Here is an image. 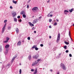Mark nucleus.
Instances as JSON below:
<instances>
[{"label":"nucleus","mask_w":74,"mask_h":74,"mask_svg":"<svg viewBox=\"0 0 74 74\" xmlns=\"http://www.w3.org/2000/svg\"><path fill=\"white\" fill-rule=\"evenodd\" d=\"M50 71H51V72H52V71H53V70H52V69H51L50 70Z\"/></svg>","instance_id":"nucleus-50"},{"label":"nucleus","mask_w":74,"mask_h":74,"mask_svg":"<svg viewBox=\"0 0 74 74\" xmlns=\"http://www.w3.org/2000/svg\"><path fill=\"white\" fill-rule=\"evenodd\" d=\"M21 73H22V70H21V69H20V70H19L20 74H21Z\"/></svg>","instance_id":"nucleus-24"},{"label":"nucleus","mask_w":74,"mask_h":74,"mask_svg":"<svg viewBox=\"0 0 74 74\" xmlns=\"http://www.w3.org/2000/svg\"><path fill=\"white\" fill-rule=\"evenodd\" d=\"M65 44H66V45H69V42H64Z\"/></svg>","instance_id":"nucleus-16"},{"label":"nucleus","mask_w":74,"mask_h":74,"mask_svg":"<svg viewBox=\"0 0 74 74\" xmlns=\"http://www.w3.org/2000/svg\"><path fill=\"white\" fill-rule=\"evenodd\" d=\"M61 66L62 67V68L63 70H66V66L65 65H64L63 64L61 63Z\"/></svg>","instance_id":"nucleus-1"},{"label":"nucleus","mask_w":74,"mask_h":74,"mask_svg":"<svg viewBox=\"0 0 74 74\" xmlns=\"http://www.w3.org/2000/svg\"><path fill=\"white\" fill-rule=\"evenodd\" d=\"M34 63V64L35 65H36V64H37V63H38V62H36V61Z\"/></svg>","instance_id":"nucleus-23"},{"label":"nucleus","mask_w":74,"mask_h":74,"mask_svg":"<svg viewBox=\"0 0 74 74\" xmlns=\"http://www.w3.org/2000/svg\"><path fill=\"white\" fill-rule=\"evenodd\" d=\"M50 2V0H49L48 1H47V3H49Z\"/></svg>","instance_id":"nucleus-53"},{"label":"nucleus","mask_w":74,"mask_h":74,"mask_svg":"<svg viewBox=\"0 0 74 74\" xmlns=\"http://www.w3.org/2000/svg\"><path fill=\"white\" fill-rule=\"evenodd\" d=\"M5 25L3 26V28H4V29H5Z\"/></svg>","instance_id":"nucleus-47"},{"label":"nucleus","mask_w":74,"mask_h":74,"mask_svg":"<svg viewBox=\"0 0 74 74\" xmlns=\"http://www.w3.org/2000/svg\"><path fill=\"white\" fill-rule=\"evenodd\" d=\"M27 8H29V6L28 5L27 6Z\"/></svg>","instance_id":"nucleus-43"},{"label":"nucleus","mask_w":74,"mask_h":74,"mask_svg":"<svg viewBox=\"0 0 74 74\" xmlns=\"http://www.w3.org/2000/svg\"><path fill=\"white\" fill-rule=\"evenodd\" d=\"M64 12H69V11L65 10H64Z\"/></svg>","instance_id":"nucleus-27"},{"label":"nucleus","mask_w":74,"mask_h":74,"mask_svg":"<svg viewBox=\"0 0 74 74\" xmlns=\"http://www.w3.org/2000/svg\"><path fill=\"white\" fill-rule=\"evenodd\" d=\"M19 22H22V20H21V19H20L19 20Z\"/></svg>","instance_id":"nucleus-49"},{"label":"nucleus","mask_w":74,"mask_h":74,"mask_svg":"<svg viewBox=\"0 0 74 74\" xmlns=\"http://www.w3.org/2000/svg\"><path fill=\"white\" fill-rule=\"evenodd\" d=\"M64 49H67V46H64Z\"/></svg>","instance_id":"nucleus-25"},{"label":"nucleus","mask_w":74,"mask_h":74,"mask_svg":"<svg viewBox=\"0 0 74 74\" xmlns=\"http://www.w3.org/2000/svg\"><path fill=\"white\" fill-rule=\"evenodd\" d=\"M49 28H52V27H51V26H49Z\"/></svg>","instance_id":"nucleus-52"},{"label":"nucleus","mask_w":74,"mask_h":74,"mask_svg":"<svg viewBox=\"0 0 74 74\" xmlns=\"http://www.w3.org/2000/svg\"><path fill=\"white\" fill-rule=\"evenodd\" d=\"M12 2L13 3H14L15 4H16L17 3L16 1H15L14 0L12 1Z\"/></svg>","instance_id":"nucleus-12"},{"label":"nucleus","mask_w":74,"mask_h":74,"mask_svg":"<svg viewBox=\"0 0 74 74\" xmlns=\"http://www.w3.org/2000/svg\"><path fill=\"white\" fill-rule=\"evenodd\" d=\"M40 46H41L42 47H43V46H44V45H43V44H41L40 45Z\"/></svg>","instance_id":"nucleus-36"},{"label":"nucleus","mask_w":74,"mask_h":74,"mask_svg":"<svg viewBox=\"0 0 74 74\" xmlns=\"http://www.w3.org/2000/svg\"><path fill=\"white\" fill-rule=\"evenodd\" d=\"M50 13H49L48 15L47 16H48V17H49V16H50Z\"/></svg>","instance_id":"nucleus-39"},{"label":"nucleus","mask_w":74,"mask_h":74,"mask_svg":"<svg viewBox=\"0 0 74 74\" xmlns=\"http://www.w3.org/2000/svg\"><path fill=\"white\" fill-rule=\"evenodd\" d=\"M7 22V20H5L4 21V23H5L6 22Z\"/></svg>","instance_id":"nucleus-38"},{"label":"nucleus","mask_w":74,"mask_h":74,"mask_svg":"<svg viewBox=\"0 0 74 74\" xmlns=\"http://www.w3.org/2000/svg\"><path fill=\"white\" fill-rule=\"evenodd\" d=\"M21 18V16H17V18H18V19H19V18Z\"/></svg>","instance_id":"nucleus-35"},{"label":"nucleus","mask_w":74,"mask_h":74,"mask_svg":"<svg viewBox=\"0 0 74 74\" xmlns=\"http://www.w3.org/2000/svg\"><path fill=\"white\" fill-rule=\"evenodd\" d=\"M33 58L34 59H38V55H35L33 57Z\"/></svg>","instance_id":"nucleus-6"},{"label":"nucleus","mask_w":74,"mask_h":74,"mask_svg":"<svg viewBox=\"0 0 74 74\" xmlns=\"http://www.w3.org/2000/svg\"><path fill=\"white\" fill-rule=\"evenodd\" d=\"M7 38L6 40H8H8H10V38H9L8 37H7V38Z\"/></svg>","instance_id":"nucleus-29"},{"label":"nucleus","mask_w":74,"mask_h":74,"mask_svg":"<svg viewBox=\"0 0 74 74\" xmlns=\"http://www.w3.org/2000/svg\"><path fill=\"white\" fill-rule=\"evenodd\" d=\"M9 47H10V45H7L5 47V48H9Z\"/></svg>","instance_id":"nucleus-9"},{"label":"nucleus","mask_w":74,"mask_h":74,"mask_svg":"<svg viewBox=\"0 0 74 74\" xmlns=\"http://www.w3.org/2000/svg\"><path fill=\"white\" fill-rule=\"evenodd\" d=\"M73 26H74V24H73Z\"/></svg>","instance_id":"nucleus-61"},{"label":"nucleus","mask_w":74,"mask_h":74,"mask_svg":"<svg viewBox=\"0 0 74 74\" xmlns=\"http://www.w3.org/2000/svg\"><path fill=\"white\" fill-rule=\"evenodd\" d=\"M64 12L65 14H67V12Z\"/></svg>","instance_id":"nucleus-57"},{"label":"nucleus","mask_w":74,"mask_h":74,"mask_svg":"<svg viewBox=\"0 0 74 74\" xmlns=\"http://www.w3.org/2000/svg\"><path fill=\"white\" fill-rule=\"evenodd\" d=\"M0 51L1 52V51Z\"/></svg>","instance_id":"nucleus-64"},{"label":"nucleus","mask_w":74,"mask_h":74,"mask_svg":"<svg viewBox=\"0 0 74 74\" xmlns=\"http://www.w3.org/2000/svg\"><path fill=\"white\" fill-rule=\"evenodd\" d=\"M31 56H29L28 57V59H29V60H30V59H31Z\"/></svg>","instance_id":"nucleus-20"},{"label":"nucleus","mask_w":74,"mask_h":74,"mask_svg":"<svg viewBox=\"0 0 74 74\" xmlns=\"http://www.w3.org/2000/svg\"><path fill=\"white\" fill-rule=\"evenodd\" d=\"M69 11L70 12H73V9H72L71 10H69Z\"/></svg>","instance_id":"nucleus-15"},{"label":"nucleus","mask_w":74,"mask_h":74,"mask_svg":"<svg viewBox=\"0 0 74 74\" xmlns=\"http://www.w3.org/2000/svg\"><path fill=\"white\" fill-rule=\"evenodd\" d=\"M30 0H29V1H29V2H30Z\"/></svg>","instance_id":"nucleus-60"},{"label":"nucleus","mask_w":74,"mask_h":74,"mask_svg":"<svg viewBox=\"0 0 74 74\" xmlns=\"http://www.w3.org/2000/svg\"><path fill=\"white\" fill-rule=\"evenodd\" d=\"M34 26V24H32L31 26Z\"/></svg>","instance_id":"nucleus-44"},{"label":"nucleus","mask_w":74,"mask_h":74,"mask_svg":"<svg viewBox=\"0 0 74 74\" xmlns=\"http://www.w3.org/2000/svg\"><path fill=\"white\" fill-rule=\"evenodd\" d=\"M65 52H66V53H68V52H69V50H66Z\"/></svg>","instance_id":"nucleus-37"},{"label":"nucleus","mask_w":74,"mask_h":74,"mask_svg":"<svg viewBox=\"0 0 74 74\" xmlns=\"http://www.w3.org/2000/svg\"><path fill=\"white\" fill-rule=\"evenodd\" d=\"M34 65H34V63L32 64V66H34Z\"/></svg>","instance_id":"nucleus-45"},{"label":"nucleus","mask_w":74,"mask_h":74,"mask_svg":"<svg viewBox=\"0 0 74 74\" xmlns=\"http://www.w3.org/2000/svg\"><path fill=\"white\" fill-rule=\"evenodd\" d=\"M60 34H59L58 36V37L57 39L56 42L57 43L59 42V40H60Z\"/></svg>","instance_id":"nucleus-2"},{"label":"nucleus","mask_w":74,"mask_h":74,"mask_svg":"<svg viewBox=\"0 0 74 74\" xmlns=\"http://www.w3.org/2000/svg\"><path fill=\"white\" fill-rule=\"evenodd\" d=\"M69 55V56H70V57H71L72 56V55H71V54H70Z\"/></svg>","instance_id":"nucleus-42"},{"label":"nucleus","mask_w":74,"mask_h":74,"mask_svg":"<svg viewBox=\"0 0 74 74\" xmlns=\"http://www.w3.org/2000/svg\"><path fill=\"white\" fill-rule=\"evenodd\" d=\"M10 8L11 9H12V6H11L10 7Z\"/></svg>","instance_id":"nucleus-46"},{"label":"nucleus","mask_w":74,"mask_h":74,"mask_svg":"<svg viewBox=\"0 0 74 74\" xmlns=\"http://www.w3.org/2000/svg\"><path fill=\"white\" fill-rule=\"evenodd\" d=\"M16 58V57H14V58H13L12 59V62H14V61L15 60V59Z\"/></svg>","instance_id":"nucleus-11"},{"label":"nucleus","mask_w":74,"mask_h":74,"mask_svg":"<svg viewBox=\"0 0 74 74\" xmlns=\"http://www.w3.org/2000/svg\"><path fill=\"white\" fill-rule=\"evenodd\" d=\"M42 18V17L40 16V17H39V19H41V18Z\"/></svg>","instance_id":"nucleus-56"},{"label":"nucleus","mask_w":74,"mask_h":74,"mask_svg":"<svg viewBox=\"0 0 74 74\" xmlns=\"http://www.w3.org/2000/svg\"><path fill=\"white\" fill-rule=\"evenodd\" d=\"M11 26H9L8 27V29H11Z\"/></svg>","instance_id":"nucleus-31"},{"label":"nucleus","mask_w":74,"mask_h":74,"mask_svg":"<svg viewBox=\"0 0 74 74\" xmlns=\"http://www.w3.org/2000/svg\"><path fill=\"white\" fill-rule=\"evenodd\" d=\"M34 33H36V31H34Z\"/></svg>","instance_id":"nucleus-55"},{"label":"nucleus","mask_w":74,"mask_h":74,"mask_svg":"<svg viewBox=\"0 0 74 74\" xmlns=\"http://www.w3.org/2000/svg\"><path fill=\"white\" fill-rule=\"evenodd\" d=\"M35 50H36V51H37L38 50V48L36 47L35 48Z\"/></svg>","instance_id":"nucleus-26"},{"label":"nucleus","mask_w":74,"mask_h":74,"mask_svg":"<svg viewBox=\"0 0 74 74\" xmlns=\"http://www.w3.org/2000/svg\"><path fill=\"white\" fill-rule=\"evenodd\" d=\"M25 14V12H24V11H22L21 12V14Z\"/></svg>","instance_id":"nucleus-19"},{"label":"nucleus","mask_w":74,"mask_h":74,"mask_svg":"<svg viewBox=\"0 0 74 74\" xmlns=\"http://www.w3.org/2000/svg\"><path fill=\"white\" fill-rule=\"evenodd\" d=\"M52 16H53V15H52V14H51L50 15V16H51V17H52Z\"/></svg>","instance_id":"nucleus-54"},{"label":"nucleus","mask_w":74,"mask_h":74,"mask_svg":"<svg viewBox=\"0 0 74 74\" xmlns=\"http://www.w3.org/2000/svg\"><path fill=\"white\" fill-rule=\"evenodd\" d=\"M38 21V19H35L33 21L32 23L34 24H35V23H37Z\"/></svg>","instance_id":"nucleus-4"},{"label":"nucleus","mask_w":74,"mask_h":74,"mask_svg":"<svg viewBox=\"0 0 74 74\" xmlns=\"http://www.w3.org/2000/svg\"><path fill=\"white\" fill-rule=\"evenodd\" d=\"M7 42H8V41L7 40L6 41H4V42H5V43H7Z\"/></svg>","instance_id":"nucleus-40"},{"label":"nucleus","mask_w":74,"mask_h":74,"mask_svg":"<svg viewBox=\"0 0 74 74\" xmlns=\"http://www.w3.org/2000/svg\"><path fill=\"white\" fill-rule=\"evenodd\" d=\"M35 29H36V28L34 27H33L32 28V30H35Z\"/></svg>","instance_id":"nucleus-34"},{"label":"nucleus","mask_w":74,"mask_h":74,"mask_svg":"<svg viewBox=\"0 0 74 74\" xmlns=\"http://www.w3.org/2000/svg\"><path fill=\"white\" fill-rule=\"evenodd\" d=\"M33 11H37V10H38V7H35L34 8L32 9Z\"/></svg>","instance_id":"nucleus-5"},{"label":"nucleus","mask_w":74,"mask_h":74,"mask_svg":"<svg viewBox=\"0 0 74 74\" xmlns=\"http://www.w3.org/2000/svg\"><path fill=\"white\" fill-rule=\"evenodd\" d=\"M16 31L17 33H18L19 32V30H18V28H16Z\"/></svg>","instance_id":"nucleus-14"},{"label":"nucleus","mask_w":74,"mask_h":74,"mask_svg":"<svg viewBox=\"0 0 74 74\" xmlns=\"http://www.w3.org/2000/svg\"><path fill=\"white\" fill-rule=\"evenodd\" d=\"M5 30V28H3L2 29V33H4Z\"/></svg>","instance_id":"nucleus-18"},{"label":"nucleus","mask_w":74,"mask_h":74,"mask_svg":"<svg viewBox=\"0 0 74 74\" xmlns=\"http://www.w3.org/2000/svg\"><path fill=\"white\" fill-rule=\"evenodd\" d=\"M40 60H41V59H38L37 60V61L38 62H39V61H40Z\"/></svg>","instance_id":"nucleus-48"},{"label":"nucleus","mask_w":74,"mask_h":74,"mask_svg":"<svg viewBox=\"0 0 74 74\" xmlns=\"http://www.w3.org/2000/svg\"><path fill=\"white\" fill-rule=\"evenodd\" d=\"M6 51H5V55H7L8 53V50L7 49H6Z\"/></svg>","instance_id":"nucleus-7"},{"label":"nucleus","mask_w":74,"mask_h":74,"mask_svg":"<svg viewBox=\"0 0 74 74\" xmlns=\"http://www.w3.org/2000/svg\"><path fill=\"white\" fill-rule=\"evenodd\" d=\"M69 36L70 37V38H71V40H72V41H73V40H72V38H71V37H70V31L69 32Z\"/></svg>","instance_id":"nucleus-13"},{"label":"nucleus","mask_w":74,"mask_h":74,"mask_svg":"<svg viewBox=\"0 0 74 74\" xmlns=\"http://www.w3.org/2000/svg\"><path fill=\"white\" fill-rule=\"evenodd\" d=\"M12 14L13 17V18H14V17H15V16H16V12L12 11Z\"/></svg>","instance_id":"nucleus-3"},{"label":"nucleus","mask_w":74,"mask_h":74,"mask_svg":"<svg viewBox=\"0 0 74 74\" xmlns=\"http://www.w3.org/2000/svg\"><path fill=\"white\" fill-rule=\"evenodd\" d=\"M54 26H56V25H57V23L56 22H55L54 24Z\"/></svg>","instance_id":"nucleus-28"},{"label":"nucleus","mask_w":74,"mask_h":74,"mask_svg":"<svg viewBox=\"0 0 74 74\" xmlns=\"http://www.w3.org/2000/svg\"><path fill=\"white\" fill-rule=\"evenodd\" d=\"M17 45H21V42H18L17 43Z\"/></svg>","instance_id":"nucleus-10"},{"label":"nucleus","mask_w":74,"mask_h":74,"mask_svg":"<svg viewBox=\"0 0 74 74\" xmlns=\"http://www.w3.org/2000/svg\"><path fill=\"white\" fill-rule=\"evenodd\" d=\"M27 39H28V40H30V38L29 37H28L27 38Z\"/></svg>","instance_id":"nucleus-33"},{"label":"nucleus","mask_w":74,"mask_h":74,"mask_svg":"<svg viewBox=\"0 0 74 74\" xmlns=\"http://www.w3.org/2000/svg\"><path fill=\"white\" fill-rule=\"evenodd\" d=\"M43 70H44V68H43Z\"/></svg>","instance_id":"nucleus-63"},{"label":"nucleus","mask_w":74,"mask_h":74,"mask_svg":"<svg viewBox=\"0 0 74 74\" xmlns=\"http://www.w3.org/2000/svg\"><path fill=\"white\" fill-rule=\"evenodd\" d=\"M52 19H49V22H52Z\"/></svg>","instance_id":"nucleus-30"},{"label":"nucleus","mask_w":74,"mask_h":74,"mask_svg":"<svg viewBox=\"0 0 74 74\" xmlns=\"http://www.w3.org/2000/svg\"><path fill=\"white\" fill-rule=\"evenodd\" d=\"M14 21L16 22H17V19L16 18H14Z\"/></svg>","instance_id":"nucleus-17"},{"label":"nucleus","mask_w":74,"mask_h":74,"mask_svg":"<svg viewBox=\"0 0 74 74\" xmlns=\"http://www.w3.org/2000/svg\"><path fill=\"white\" fill-rule=\"evenodd\" d=\"M23 18H26V15L24 14H23Z\"/></svg>","instance_id":"nucleus-22"},{"label":"nucleus","mask_w":74,"mask_h":74,"mask_svg":"<svg viewBox=\"0 0 74 74\" xmlns=\"http://www.w3.org/2000/svg\"><path fill=\"white\" fill-rule=\"evenodd\" d=\"M60 74V73H59V72H58V73H57V74Z\"/></svg>","instance_id":"nucleus-59"},{"label":"nucleus","mask_w":74,"mask_h":74,"mask_svg":"<svg viewBox=\"0 0 74 74\" xmlns=\"http://www.w3.org/2000/svg\"><path fill=\"white\" fill-rule=\"evenodd\" d=\"M56 20L57 22H59V19H57Z\"/></svg>","instance_id":"nucleus-51"},{"label":"nucleus","mask_w":74,"mask_h":74,"mask_svg":"<svg viewBox=\"0 0 74 74\" xmlns=\"http://www.w3.org/2000/svg\"><path fill=\"white\" fill-rule=\"evenodd\" d=\"M21 63H20V65H21Z\"/></svg>","instance_id":"nucleus-62"},{"label":"nucleus","mask_w":74,"mask_h":74,"mask_svg":"<svg viewBox=\"0 0 74 74\" xmlns=\"http://www.w3.org/2000/svg\"><path fill=\"white\" fill-rule=\"evenodd\" d=\"M36 47H37V46L36 45H34L32 47V48H36Z\"/></svg>","instance_id":"nucleus-21"},{"label":"nucleus","mask_w":74,"mask_h":74,"mask_svg":"<svg viewBox=\"0 0 74 74\" xmlns=\"http://www.w3.org/2000/svg\"><path fill=\"white\" fill-rule=\"evenodd\" d=\"M31 71H34V69H31Z\"/></svg>","instance_id":"nucleus-41"},{"label":"nucleus","mask_w":74,"mask_h":74,"mask_svg":"<svg viewBox=\"0 0 74 74\" xmlns=\"http://www.w3.org/2000/svg\"><path fill=\"white\" fill-rule=\"evenodd\" d=\"M37 73V69H36L35 70H34V74H36Z\"/></svg>","instance_id":"nucleus-8"},{"label":"nucleus","mask_w":74,"mask_h":74,"mask_svg":"<svg viewBox=\"0 0 74 74\" xmlns=\"http://www.w3.org/2000/svg\"><path fill=\"white\" fill-rule=\"evenodd\" d=\"M49 37V38H51V36H50Z\"/></svg>","instance_id":"nucleus-58"},{"label":"nucleus","mask_w":74,"mask_h":74,"mask_svg":"<svg viewBox=\"0 0 74 74\" xmlns=\"http://www.w3.org/2000/svg\"><path fill=\"white\" fill-rule=\"evenodd\" d=\"M29 24L30 26H32V23L30 22H29Z\"/></svg>","instance_id":"nucleus-32"}]
</instances>
